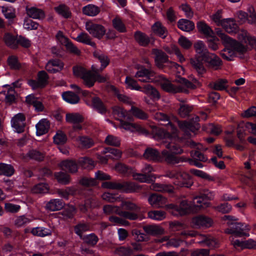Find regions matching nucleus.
Returning <instances> with one entry per match:
<instances>
[{"mask_svg": "<svg viewBox=\"0 0 256 256\" xmlns=\"http://www.w3.org/2000/svg\"><path fill=\"white\" fill-rule=\"evenodd\" d=\"M154 118L160 124L166 126V129L158 128L153 126L152 132L154 138L162 141L166 148L175 154H181L183 152L182 148L176 143L178 140L176 128L170 122L168 118L162 112H156L154 115Z\"/></svg>", "mask_w": 256, "mask_h": 256, "instance_id": "obj_1", "label": "nucleus"}, {"mask_svg": "<svg viewBox=\"0 0 256 256\" xmlns=\"http://www.w3.org/2000/svg\"><path fill=\"white\" fill-rule=\"evenodd\" d=\"M161 80L160 86L165 91L176 93L179 92H188L186 88L194 89L196 86L199 84L198 80L194 78L192 80L194 84L188 82L186 79L180 78L179 79L180 84L178 86L172 84L170 81L166 79L163 76H160Z\"/></svg>", "mask_w": 256, "mask_h": 256, "instance_id": "obj_2", "label": "nucleus"}, {"mask_svg": "<svg viewBox=\"0 0 256 256\" xmlns=\"http://www.w3.org/2000/svg\"><path fill=\"white\" fill-rule=\"evenodd\" d=\"M169 150L172 154H170L166 150H163L160 154L156 149L149 148L146 150L144 156L148 160L161 161L164 160L169 164L178 163L179 160L178 157L174 156L176 154L170 152V150Z\"/></svg>", "mask_w": 256, "mask_h": 256, "instance_id": "obj_3", "label": "nucleus"}, {"mask_svg": "<svg viewBox=\"0 0 256 256\" xmlns=\"http://www.w3.org/2000/svg\"><path fill=\"white\" fill-rule=\"evenodd\" d=\"M165 176L174 179V184L180 187L190 188L193 184L191 176L187 172L176 170L166 171Z\"/></svg>", "mask_w": 256, "mask_h": 256, "instance_id": "obj_4", "label": "nucleus"}, {"mask_svg": "<svg viewBox=\"0 0 256 256\" xmlns=\"http://www.w3.org/2000/svg\"><path fill=\"white\" fill-rule=\"evenodd\" d=\"M166 208L173 215H184L190 212H194L192 202H188L186 200H182L178 206L174 204H168Z\"/></svg>", "mask_w": 256, "mask_h": 256, "instance_id": "obj_5", "label": "nucleus"}, {"mask_svg": "<svg viewBox=\"0 0 256 256\" xmlns=\"http://www.w3.org/2000/svg\"><path fill=\"white\" fill-rule=\"evenodd\" d=\"M229 227L226 230V232L234 234L236 236H248L250 228L248 226L236 222L228 224Z\"/></svg>", "mask_w": 256, "mask_h": 256, "instance_id": "obj_6", "label": "nucleus"}, {"mask_svg": "<svg viewBox=\"0 0 256 256\" xmlns=\"http://www.w3.org/2000/svg\"><path fill=\"white\" fill-rule=\"evenodd\" d=\"M214 197V194L212 192H209L203 196L194 198L192 203L194 212L200 210L201 209L208 207L210 205L208 200L212 199Z\"/></svg>", "mask_w": 256, "mask_h": 256, "instance_id": "obj_7", "label": "nucleus"}, {"mask_svg": "<svg viewBox=\"0 0 256 256\" xmlns=\"http://www.w3.org/2000/svg\"><path fill=\"white\" fill-rule=\"evenodd\" d=\"M85 28L93 37L101 39L106 34V29L102 24L94 23L92 20L85 22Z\"/></svg>", "mask_w": 256, "mask_h": 256, "instance_id": "obj_8", "label": "nucleus"}, {"mask_svg": "<svg viewBox=\"0 0 256 256\" xmlns=\"http://www.w3.org/2000/svg\"><path fill=\"white\" fill-rule=\"evenodd\" d=\"M106 80V78L98 74V68L94 65L92 66L90 75H86L84 78V82L88 87L94 86L96 82H104Z\"/></svg>", "mask_w": 256, "mask_h": 256, "instance_id": "obj_9", "label": "nucleus"}, {"mask_svg": "<svg viewBox=\"0 0 256 256\" xmlns=\"http://www.w3.org/2000/svg\"><path fill=\"white\" fill-rule=\"evenodd\" d=\"M199 117L196 116L192 118L190 122L186 121L179 122L178 126L182 130L186 136H191L190 132L194 134L196 130H198L200 128L199 124L198 122L199 121Z\"/></svg>", "mask_w": 256, "mask_h": 256, "instance_id": "obj_10", "label": "nucleus"}, {"mask_svg": "<svg viewBox=\"0 0 256 256\" xmlns=\"http://www.w3.org/2000/svg\"><path fill=\"white\" fill-rule=\"evenodd\" d=\"M103 210L104 212L107 214H118L124 218H128L130 220H135L138 218V216L133 212L122 211L118 206H114L112 204L104 206L103 208Z\"/></svg>", "mask_w": 256, "mask_h": 256, "instance_id": "obj_11", "label": "nucleus"}, {"mask_svg": "<svg viewBox=\"0 0 256 256\" xmlns=\"http://www.w3.org/2000/svg\"><path fill=\"white\" fill-rule=\"evenodd\" d=\"M248 14L242 10L238 11L236 14V18L240 24L248 22V24L256 26V12L254 8L250 6L248 10Z\"/></svg>", "mask_w": 256, "mask_h": 256, "instance_id": "obj_12", "label": "nucleus"}, {"mask_svg": "<svg viewBox=\"0 0 256 256\" xmlns=\"http://www.w3.org/2000/svg\"><path fill=\"white\" fill-rule=\"evenodd\" d=\"M192 226L196 228H207L211 227L214 223L213 220L209 216L200 214L194 217L191 222Z\"/></svg>", "mask_w": 256, "mask_h": 256, "instance_id": "obj_13", "label": "nucleus"}, {"mask_svg": "<svg viewBox=\"0 0 256 256\" xmlns=\"http://www.w3.org/2000/svg\"><path fill=\"white\" fill-rule=\"evenodd\" d=\"M83 116L77 112L67 113L66 115V122L72 124L74 130L82 129V126L80 124L83 122Z\"/></svg>", "mask_w": 256, "mask_h": 256, "instance_id": "obj_14", "label": "nucleus"}, {"mask_svg": "<svg viewBox=\"0 0 256 256\" xmlns=\"http://www.w3.org/2000/svg\"><path fill=\"white\" fill-rule=\"evenodd\" d=\"M25 116L23 114L18 113L16 114L11 120L12 126L14 130L18 132H22L24 128Z\"/></svg>", "mask_w": 256, "mask_h": 256, "instance_id": "obj_15", "label": "nucleus"}, {"mask_svg": "<svg viewBox=\"0 0 256 256\" xmlns=\"http://www.w3.org/2000/svg\"><path fill=\"white\" fill-rule=\"evenodd\" d=\"M154 74L150 70L142 68L136 74L135 77L142 82H150L154 81Z\"/></svg>", "mask_w": 256, "mask_h": 256, "instance_id": "obj_16", "label": "nucleus"}, {"mask_svg": "<svg viewBox=\"0 0 256 256\" xmlns=\"http://www.w3.org/2000/svg\"><path fill=\"white\" fill-rule=\"evenodd\" d=\"M121 128L126 130L134 132H138L140 134H148L147 130L142 126L136 123H130L126 122H121Z\"/></svg>", "mask_w": 256, "mask_h": 256, "instance_id": "obj_17", "label": "nucleus"}, {"mask_svg": "<svg viewBox=\"0 0 256 256\" xmlns=\"http://www.w3.org/2000/svg\"><path fill=\"white\" fill-rule=\"evenodd\" d=\"M220 26H222L226 32L229 34L236 33L238 30V24L233 18H223Z\"/></svg>", "mask_w": 256, "mask_h": 256, "instance_id": "obj_18", "label": "nucleus"}, {"mask_svg": "<svg viewBox=\"0 0 256 256\" xmlns=\"http://www.w3.org/2000/svg\"><path fill=\"white\" fill-rule=\"evenodd\" d=\"M202 60L208 63L210 66L215 70L219 68L222 64V62L220 58L214 54L208 52Z\"/></svg>", "mask_w": 256, "mask_h": 256, "instance_id": "obj_19", "label": "nucleus"}, {"mask_svg": "<svg viewBox=\"0 0 256 256\" xmlns=\"http://www.w3.org/2000/svg\"><path fill=\"white\" fill-rule=\"evenodd\" d=\"M148 202L152 206L157 208L167 206L166 205L167 202L166 198L156 194H151L148 198Z\"/></svg>", "mask_w": 256, "mask_h": 256, "instance_id": "obj_20", "label": "nucleus"}, {"mask_svg": "<svg viewBox=\"0 0 256 256\" xmlns=\"http://www.w3.org/2000/svg\"><path fill=\"white\" fill-rule=\"evenodd\" d=\"M64 63L59 60H49L46 65V69L51 73H56L62 70Z\"/></svg>", "mask_w": 256, "mask_h": 256, "instance_id": "obj_21", "label": "nucleus"}, {"mask_svg": "<svg viewBox=\"0 0 256 256\" xmlns=\"http://www.w3.org/2000/svg\"><path fill=\"white\" fill-rule=\"evenodd\" d=\"M113 114L116 119L120 120V122H124V120H132L129 112L124 110L120 106H116L114 107ZM120 126L121 124L120 125Z\"/></svg>", "mask_w": 256, "mask_h": 256, "instance_id": "obj_22", "label": "nucleus"}, {"mask_svg": "<svg viewBox=\"0 0 256 256\" xmlns=\"http://www.w3.org/2000/svg\"><path fill=\"white\" fill-rule=\"evenodd\" d=\"M140 186L132 182H120V190L125 192H134L140 189Z\"/></svg>", "mask_w": 256, "mask_h": 256, "instance_id": "obj_23", "label": "nucleus"}, {"mask_svg": "<svg viewBox=\"0 0 256 256\" xmlns=\"http://www.w3.org/2000/svg\"><path fill=\"white\" fill-rule=\"evenodd\" d=\"M50 124L49 121L46 118L40 120L36 124V134L37 136H42L46 134L50 128Z\"/></svg>", "mask_w": 256, "mask_h": 256, "instance_id": "obj_24", "label": "nucleus"}, {"mask_svg": "<svg viewBox=\"0 0 256 256\" xmlns=\"http://www.w3.org/2000/svg\"><path fill=\"white\" fill-rule=\"evenodd\" d=\"M26 14L30 18L39 20L44 19L46 16L45 13L42 10L35 7L27 8Z\"/></svg>", "mask_w": 256, "mask_h": 256, "instance_id": "obj_25", "label": "nucleus"}, {"mask_svg": "<svg viewBox=\"0 0 256 256\" xmlns=\"http://www.w3.org/2000/svg\"><path fill=\"white\" fill-rule=\"evenodd\" d=\"M194 46L198 58L202 59L209 52L204 42L202 40L196 41Z\"/></svg>", "mask_w": 256, "mask_h": 256, "instance_id": "obj_26", "label": "nucleus"}, {"mask_svg": "<svg viewBox=\"0 0 256 256\" xmlns=\"http://www.w3.org/2000/svg\"><path fill=\"white\" fill-rule=\"evenodd\" d=\"M152 54L155 56L156 64L158 68H162L163 64L168 62L167 56L162 51L154 49Z\"/></svg>", "mask_w": 256, "mask_h": 256, "instance_id": "obj_27", "label": "nucleus"}, {"mask_svg": "<svg viewBox=\"0 0 256 256\" xmlns=\"http://www.w3.org/2000/svg\"><path fill=\"white\" fill-rule=\"evenodd\" d=\"M92 100L91 102L86 100L87 104L96 109L101 114L105 113L106 112V108L100 98L97 97H92Z\"/></svg>", "mask_w": 256, "mask_h": 256, "instance_id": "obj_28", "label": "nucleus"}, {"mask_svg": "<svg viewBox=\"0 0 256 256\" xmlns=\"http://www.w3.org/2000/svg\"><path fill=\"white\" fill-rule=\"evenodd\" d=\"M59 166L63 170H67L71 173H74L78 170V166L75 162L72 160L62 161L59 164Z\"/></svg>", "mask_w": 256, "mask_h": 256, "instance_id": "obj_29", "label": "nucleus"}, {"mask_svg": "<svg viewBox=\"0 0 256 256\" xmlns=\"http://www.w3.org/2000/svg\"><path fill=\"white\" fill-rule=\"evenodd\" d=\"M6 90L4 91V94L6 95V103L11 104L16 100V93L13 87L9 86H4Z\"/></svg>", "mask_w": 256, "mask_h": 256, "instance_id": "obj_30", "label": "nucleus"}, {"mask_svg": "<svg viewBox=\"0 0 256 256\" xmlns=\"http://www.w3.org/2000/svg\"><path fill=\"white\" fill-rule=\"evenodd\" d=\"M82 12L84 14L89 16H94L100 12V8L94 4H89L82 8Z\"/></svg>", "mask_w": 256, "mask_h": 256, "instance_id": "obj_31", "label": "nucleus"}, {"mask_svg": "<svg viewBox=\"0 0 256 256\" xmlns=\"http://www.w3.org/2000/svg\"><path fill=\"white\" fill-rule=\"evenodd\" d=\"M64 206L63 202L60 199L50 200L46 204V208L50 211H56L61 210Z\"/></svg>", "mask_w": 256, "mask_h": 256, "instance_id": "obj_32", "label": "nucleus"}, {"mask_svg": "<svg viewBox=\"0 0 256 256\" xmlns=\"http://www.w3.org/2000/svg\"><path fill=\"white\" fill-rule=\"evenodd\" d=\"M197 28L198 31L204 34L207 38L212 36L214 34L210 27L204 22H198Z\"/></svg>", "mask_w": 256, "mask_h": 256, "instance_id": "obj_33", "label": "nucleus"}, {"mask_svg": "<svg viewBox=\"0 0 256 256\" xmlns=\"http://www.w3.org/2000/svg\"><path fill=\"white\" fill-rule=\"evenodd\" d=\"M140 91L153 99L158 100L160 98L158 91L150 84L145 85Z\"/></svg>", "mask_w": 256, "mask_h": 256, "instance_id": "obj_34", "label": "nucleus"}, {"mask_svg": "<svg viewBox=\"0 0 256 256\" xmlns=\"http://www.w3.org/2000/svg\"><path fill=\"white\" fill-rule=\"evenodd\" d=\"M131 174L133 178L140 182L150 183L153 180L152 175L146 174L144 173H136L132 172Z\"/></svg>", "mask_w": 256, "mask_h": 256, "instance_id": "obj_35", "label": "nucleus"}, {"mask_svg": "<svg viewBox=\"0 0 256 256\" xmlns=\"http://www.w3.org/2000/svg\"><path fill=\"white\" fill-rule=\"evenodd\" d=\"M150 188L153 190L160 192H172L174 190V187L171 185L163 184L158 183L152 184Z\"/></svg>", "mask_w": 256, "mask_h": 256, "instance_id": "obj_36", "label": "nucleus"}, {"mask_svg": "<svg viewBox=\"0 0 256 256\" xmlns=\"http://www.w3.org/2000/svg\"><path fill=\"white\" fill-rule=\"evenodd\" d=\"M30 232L34 236L40 237H44L52 234L50 230L44 227L34 228L31 229Z\"/></svg>", "mask_w": 256, "mask_h": 256, "instance_id": "obj_37", "label": "nucleus"}, {"mask_svg": "<svg viewBox=\"0 0 256 256\" xmlns=\"http://www.w3.org/2000/svg\"><path fill=\"white\" fill-rule=\"evenodd\" d=\"M152 32L159 36L164 38L168 34L166 28L160 22H156L152 26Z\"/></svg>", "mask_w": 256, "mask_h": 256, "instance_id": "obj_38", "label": "nucleus"}, {"mask_svg": "<svg viewBox=\"0 0 256 256\" xmlns=\"http://www.w3.org/2000/svg\"><path fill=\"white\" fill-rule=\"evenodd\" d=\"M178 26L179 28L183 31L190 32L194 28V24L188 20L181 19L178 22Z\"/></svg>", "mask_w": 256, "mask_h": 256, "instance_id": "obj_39", "label": "nucleus"}, {"mask_svg": "<svg viewBox=\"0 0 256 256\" xmlns=\"http://www.w3.org/2000/svg\"><path fill=\"white\" fill-rule=\"evenodd\" d=\"M62 99L71 104H75L78 102L80 98L79 97L72 92H66L62 94Z\"/></svg>", "mask_w": 256, "mask_h": 256, "instance_id": "obj_40", "label": "nucleus"}, {"mask_svg": "<svg viewBox=\"0 0 256 256\" xmlns=\"http://www.w3.org/2000/svg\"><path fill=\"white\" fill-rule=\"evenodd\" d=\"M78 42L88 44L90 46H94V43L92 42V39L90 36L85 32L80 33L78 36L74 38Z\"/></svg>", "mask_w": 256, "mask_h": 256, "instance_id": "obj_41", "label": "nucleus"}, {"mask_svg": "<svg viewBox=\"0 0 256 256\" xmlns=\"http://www.w3.org/2000/svg\"><path fill=\"white\" fill-rule=\"evenodd\" d=\"M2 12L6 18L9 20H13L16 17V10L10 6H2Z\"/></svg>", "mask_w": 256, "mask_h": 256, "instance_id": "obj_42", "label": "nucleus"}, {"mask_svg": "<svg viewBox=\"0 0 256 256\" xmlns=\"http://www.w3.org/2000/svg\"><path fill=\"white\" fill-rule=\"evenodd\" d=\"M6 44L11 48H14L18 46L17 37L9 33L6 34L4 38Z\"/></svg>", "mask_w": 256, "mask_h": 256, "instance_id": "obj_43", "label": "nucleus"}, {"mask_svg": "<svg viewBox=\"0 0 256 256\" xmlns=\"http://www.w3.org/2000/svg\"><path fill=\"white\" fill-rule=\"evenodd\" d=\"M144 228L146 233L150 234H160L164 232V230L160 226L156 225L146 226Z\"/></svg>", "mask_w": 256, "mask_h": 256, "instance_id": "obj_44", "label": "nucleus"}, {"mask_svg": "<svg viewBox=\"0 0 256 256\" xmlns=\"http://www.w3.org/2000/svg\"><path fill=\"white\" fill-rule=\"evenodd\" d=\"M94 55L101 63V70L104 68L108 64L110 60L108 57L102 52H94Z\"/></svg>", "mask_w": 256, "mask_h": 256, "instance_id": "obj_45", "label": "nucleus"}, {"mask_svg": "<svg viewBox=\"0 0 256 256\" xmlns=\"http://www.w3.org/2000/svg\"><path fill=\"white\" fill-rule=\"evenodd\" d=\"M14 168L11 165L4 163L0 164V175L10 176L14 174Z\"/></svg>", "mask_w": 256, "mask_h": 256, "instance_id": "obj_46", "label": "nucleus"}, {"mask_svg": "<svg viewBox=\"0 0 256 256\" xmlns=\"http://www.w3.org/2000/svg\"><path fill=\"white\" fill-rule=\"evenodd\" d=\"M8 64L10 68L13 70H19L21 68L22 65L19 62L17 56L14 55L10 56L7 60Z\"/></svg>", "mask_w": 256, "mask_h": 256, "instance_id": "obj_47", "label": "nucleus"}, {"mask_svg": "<svg viewBox=\"0 0 256 256\" xmlns=\"http://www.w3.org/2000/svg\"><path fill=\"white\" fill-rule=\"evenodd\" d=\"M149 218L156 220H162L166 217V212L162 210H153L148 212Z\"/></svg>", "mask_w": 256, "mask_h": 256, "instance_id": "obj_48", "label": "nucleus"}, {"mask_svg": "<svg viewBox=\"0 0 256 256\" xmlns=\"http://www.w3.org/2000/svg\"><path fill=\"white\" fill-rule=\"evenodd\" d=\"M32 220V218L21 216L16 218L14 220V224L16 226L20 228L30 223Z\"/></svg>", "mask_w": 256, "mask_h": 256, "instance_id": "obj_49", "label": "nucleus"}, {"mask_svg": "<svg viewBox=\"0 0 256 256\" xmlns=\"http://www.w3.org/2000/svg\"><path fill=\"white\" fill-rule=\"evenodd\" d=\"M77 141L84 148H90L94 144V140L86 136H79Z\"/></svg>", "mask_w": 256, "mask_h": 256, "instance_id": "obj_50", "label": "nucleus"}, {"mask_svg": "<svg viewBox=\"0 0 256 256\" xmlns=\"http://www.w3.org/2000/svg\"><path fill=\"white\" fill-rule=\"evenodd\" d=\"M125 84L128 88L132 90H142V88L138 84L137 82L130 77H126Z\"/></svg>", "mask_w": 256, "mask_h": 256, "instance_id": "obj_51", "label": "nucleus"}, {"mask_svg": "<svg viewBox=\"0 0 256 256\" xmlns=\"http://www.w3.org/2000/svg\"><path fill=\"white\" fill-rule=\"evenodd\" d=\"M104 154H106L107 156H109L110 158L118 159L121 157L122 152L117 149L114 148H106L103 152Z\"/></svg>", "mask_w": 256, "mask_h": 256, "instance_id": "obj_52", "label": "nucleus"}, {"mask_svg": "<svg viewBox=\"0 0 256 256\" xmlns=\"http://www.w3.org/2000/svg\"><path fill=\"white\" fill-rule=\"evenodd\" d=\"M56 12L61 16L65 18H68L70 16V12L69 8L64 4H60L54 8Z\"/></svg>", "mask_w": 256, "mask_h": 256, "instance_id": "obj_53", "label": "nucleus"}, {"mask_svg": "<svg viewBox=\"0 0 256 256\" xmlns=\"http://www.w3.org/2000/svg\"><path fill=\"white\" fill-rule=\"evenodd\" d=\"M212 22L214 23L218 26H220L222 20V10H218L210 16Z\"/></svg>", "mask_w": 256, "mask_h": 256, "instance_id": "obj_54", "label": "nucleus"}, {"mask_svg": "<svg viewBox=\"0 0 256 256\" xmlns=\"http://www.w3.org/2000/svg\"><path fill=\"white\" fill-rule=\"evenodd\" d=\"M91 70H86L84 67L76 66L73 68L74 74L76 76L81 77L84 80V76L90 75Z\"/></svg>", "mask_w": 256, "mask_h": 256, "instance_id": "obj_55", "label": "nucleus"}, {"mask_svg": "<svg viewBox=\"0 0 256 256\" xmlns=\"http://www.w3.org/2000/svg\"><path fill=\"white\" fill-rule=\"evenodd\" d=\"M49 187L46 184L40 183L36 185L32 188V192L34 194H46L48 192Z\"/></svg>", "mask_w": 256, "mask_h": 256, "instance_id": "obj_56", "label": "nucleus"}, {"mask_svg": "<svg viewBox=\"0 0 256 256\" xmlns=\"http://www.w3.org/2000/svg\"><path fill=\"white\" fill-rule=\"evenodd\" d=\"M190 62L198 74H202L205 72L206 69L202 64L198 60L191 59Z\"/></svg>", "mask_w": 256, "mask_h": 256, "instance_id": "obj_57", "label": "nucleus"}, {"mask_svg": "<svg viewBox=\"0 0 256 256\" xmlns=\"http://www.w3.org/2000/svg\"><path fill=\"white\" fill-rule=\"evenodd\" d=\"M104 143L107 145L118 146L120 145V141L118 138L109 134L106 138Z\"/></svg>", "mask_w": 256, "mask_h": 256, "instance_id": "obj_58", "label": "nucleus"}, {"mask_svg": "<svg viewBox=\"0 0 256 256\" xmlns=\"http://www.w3.org/2000/svg\"><path fill=\"white\" fill-rule=\"evenodd\" d=\"M114 28L120 32L126 31V28L121 19L118 17L115 18L112 21Z\"/></svg>", "mask_w": 256, "mask_h": 256, "instance_id": "obj_59", "label": "nucleus"}, {"mask_svg": "<svg viewBox=\"0 0 256 256\" xmlns=\"http://www.w3.org/2000/svg\"><path fill=\"white\" fill-rule=\"evenodd\" d=\"M66 140V134L62 131H58L54 136V141L56 144H63Z\"/></svg>", "mask_w": 256, "mask_h": 256, "instance_id": "obj_60", "label": "nucleus"}, {"mask_svg": "<svg viewBox=\"0 0 256 256\" xmlns=\"http://www.w3.org/2000/svg\"><path fill=\"white\" fill-rule=\"evenodd\" d=\"M190 172L194 176L200 178H202L206 180H212L213 178L207 173L196 169H191L190 170Z\"/></svg>", "mask_w": 256, "mask_h": 256, "instance_id": "obj_61", "label": "nucleus"}, {"mask_svg": "<svg viewBox=\"0 0 256 256\" xmlns=\"http://www.w3.org/2000/svg\"><path fill=\"white\" fill-rule=\"evenodd\" d=\"M136 40L142 46L146 45L150 42L148 38L144 34L138 32L135 34Z\"/></svg>", "mask_w": 256, "mask_h": 256, "instance_id": "obj_62", "label": "nucleus"}, {"mask_svg": "<svg viewBox=\"0 0 256 256\" xmlns=\"http://www.w3.org/2000/svg\"><path fill=\"white\" fill-rule=\"evenodd\" d=\"M55 177L60 183L63 184H67L70 180V176L63 172L56 173Z\"/></svg>", "mask_w": 256, "mask_h": 256, "instance_id": "obj_63", "label": "nucleus"}, {"mask_svg": "<svg viewBox=\"0 0 256 256\" xmlns=\"http://www.w3.org/2000/svg\"><path fill=\"white\" fill-rule=\"evenodd\" d=\"M38 24L29 18H25L24 22V28L28 30H36L38 27Z\"/></svg>", "mask_w": 256, "mask_h": 256, "instance_id": "obj_64", "label": "nucleus"}]
</instances>
